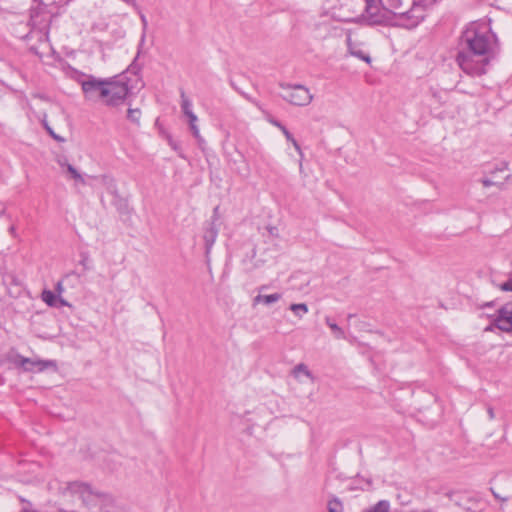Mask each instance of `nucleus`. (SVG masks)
Listing matches in <instances>:
<instances>
[{
    "label": "nucleus",
    "mask_w": 512,
    "mask_h": 512,
    "mask_svg": "<svg viewBox=\"0 0 512 512\" xmlns=\"http://www.w3.org/2000/svg\"><path fill=\"white\" fill-rule=\"evenodd\" d=\"M389 511H390L389 502L386 500H381L367 512H389Z\"/></svg>",
    "instance_id": "20"
},
{
    "label": "nucleus",
    "mask_w": 512,
    "mask_h": 512,
    "mask_svg": "<svg viewBox=\"0 0 512 512\" xmlns=\"http://www.w3.org/2000/svg\"><path fill=\"white\" fill-rule=\"evenodd\" d=\"M294 373L297 375L298 373H303L307 377H310V371L307 369V367L304 364H299L295 367Z\"/></svg>",
    "instance_id": "24"
},
{
    "label": "nucleus",
    "mask_w": 512,
    "mask_h": 512,
    "mask_svg": "<svg viewBox=\"0 0 512 512\" xmlns=\"http://www.w3.org/2000/svg\"><path fill=\"white\" fill-rule=\"evenodd\" d=\"M289 309L297 316L299 319L303 317L306 313H308V306L305 303L291 304Z\"/></svg>",
    "instance_id": "17"
},
{
    "label": "nucleus",
    "mask_w": 512,
    "mask_h": 512,
    "mask_svg": "<svg viewBox=\"0 0 512 512\" xmlns=\"http://www.w3.org/2000/svg\"><path fill=\"white\" fill-rule=\"evenodd\" d=\"M16 363L19 364L25 371H43L49 366L54 365L52 361H41L25 358L22 356H18Z\"/></svg>",
    "instance_id": "10"
},
{
    "label": "nucleus",
    "mask_w": 512,
    "mask_h": 512,
    "mask_svg": "<svg viewBox=\"0 0 512 512\" xmlns=\"http://www.w3.org/2000/svg\"><path fill=\"white\" fill-rule=\"evenodd\" d=\"M491 492L492 494L494 495V497L498 500H500L501 502H505L507 501L508 497L507 496H503L501 495L500 493L496 492L494 489H491Z\"/></svg>",
    "instance_id": "30"
},
{
    "label": "nucleus",
    "mask_w": 512,
    "mask_h": 512,
    "mask_svg": "<svg viewBox=\"0 0 512 512\" xmlns=\"http://www.w3.org/2000/svg\"><path fill=\"white\" fill-rule=\"evenodd\" d=\"M499 287L502 291H512V277L502 283Z\"/></svg>",
    "instance_id": "26"
},
{
    "label": "nucleus",
    "mask_w": 512,
    "mask_h": 512,
    "mask_svg": "<svg viewBox=\"0 0 512 512\" xmlns=\"http://www.w3.org/2000/svg\"><path fill=\"white\" fill-rule=\"evenodd\" d=\"M1 217H7L10 218V215L7 213V207L6 204L3 202H0V218Z\"/></svg>",
    "instance_id": "28"
},
{
    "label": "nucleus",
    "mask_w": 512,
    "mask_h": 512,
    "mask_svg": "<svg viewBox=\"0 0 512 512\" xmlns=\"http://www.w3.org/2000/svg\"><path fill=\"white\" fill-rule=\"evenodd\" d=\"M58 163L62 168L63 175L66 177V179L72 180L74 182L75 188L77 189L87 185L90 186L92 185L91 182L97 179L95 176L80 173L74 166L65 160H59Z\"/></svg>",
    "instance_id": "6"
},
{
    "label": "nucleus",
    "mask_w": 512,
    "mask_h": 512,
    "mask_svg": "<svg viewBox=\"0 0 512 512\" xmlns=\"http://www.w3.org/2000/svg\"><path fill=\"white\" fill-rule=\"evenodd\" d=\"M482 183L485 187H490L494 184L490 179H484Z\"/></svg>",
    "instance_id": "35"
},
{
    "label": "nucleus",
    "mask_w": 512,
    "mask_h": 512,
    "mask_svg": "<svg viewBox=\"0 0 512 512\" xmlns=\"http://www.w3.org/2000/svg\"><path fill=\"white\" fill-rule=\"evenodd\" d=\"M140 116V111L138 109H129L128 110V118L132 121H137Z\"/></svg>",
    "instance_id": "25"
},
{
    "label": "nucleus",
    "mask_w": 512,
    "mask_h": 512,
    "mask_svg": "<svg viewBox=\"0 0 512 512\" xmlns=\"http://www.w3.org/2000/svg\"><path fill=\"white\" fill-rule=\"evenodd\" d=\"M374 0H366V3H367V12L371 15H373V12L372 10L375 8L373 5H372V2Z\"/></svg>",
    "instance_id": "31"
},
{
    "label": "nucleus",
    "mask_w": 512,
    "mask_h": 512,
    "mask_svg": "<svg viewBox=\"0 0 512 512\" xmlns=\"http://www.w3.org/2000/svg\"><path fill=\"white\" fill-rule=\"evenodd\" d=\"M383 8L399 17L401 25L413 28L423 19L422 7L412 0H381Z\"/></svg>",
    "instance_id": "1"
},
{
    "label": "nucleus",
    "mask_w": 512,
    "mask_h": 512,
    "mask_svg": "<svg viewBox=\"0 0 512 512\" xmlns=\"http://www.w3.org/2000/svg\"><path fill=\"white\" fill-rule=\"evenodd\" d=\"M129 87L123 79L106 81L105 90L102 91V101L107 105H118L128 95Z\"/></svg>",
    "instance_id": "4"
},
{
    "label": "nucleus",
    "mask_w": 512,
    "mask_h": 512,
    "mask_svg": "<svg viewBox=\"0 0 512 512\" xmlns=\"http://www.w3.org/2000/svg\"><path fill=\"white\" fill-rule=\"evenodd\" d=\"M487 414L490 420H493L495 418V413L491 406L487 408Z\"/></svg>",
    "instance_id": "32"
},
{
    "label": "nucleus",
    "mask_w": 512,
    "mask_h": 512,
    "mask_svg": "<svg viewBox=\"0 0 512 512\" xmlns=\"http://www.w3.org/2000/svg\"><path fill=\"white\" fill-rule=\"evenodd\" d=\"M282 98L295 106H307L312 102L313 95L303 85H286L283 87Z\"/></svg>",
    "instance_id": "5"
},
{
    "label": "nucleus",
    "mask_w": 512,
    "mask_h": 512,
    "mask_svg": "<svg viewBox=\"0 0 512 512\" xmlns=\"http://www.w3.org/2000/svg\"><path fill=\"white\" fill-rule=\"evenodd\" d=\"M347 43H348V48H349V52L350 54L364 60L365 62L367 63H370L371 62V58L370 56L366 55L363 51L361 50H355L353 47H352V43H351V39L350 37H348L347 39Z\"/></svg>",
    "instance_id": "19"
},
{
    "label": "nucleus",
    "mask_w": 512,
    "mask_h": 512,
    "mask_svg": "<svg viewBox=\"0 0 512 512\" xmlns=\"http://www.w3.org/2000/svg\"><path fill=\"white\" fill-rule=\"evenodd\" d=\"M41 299L50 307H62L69 306L68 302L64 300L62 297L57 296L54 292L50 290H44L41 295Z\"/></svg>",
    "instance_id": "11"
},
{
    "label": "nucleus",
    "mask_w": 512,
    "mask_h": 512,
    "mask_svg": "<svg viewBox=\"0 0 512 512\" xmlns=\"http://www.w3.org/2000/svg\"><path fill=\"white\" fill-rule=\"evenodd\" d=\"M124 1L129 4L135 5V0H124Z\"/></svg>",
    "instance_id": "37"
},
{
    "label": "nucleus",
    "mask_w": 512,
    "mask_h": 512,
    "mask_svg": "<svg viewBox=\"0 0 512 512\" xmlns=\"http://www.w3.org/2000/svg\"><path fill=\"white\" fill-rule=\"evenodd\" d=\"M325 322L328 327L333 331L336 339H344L345 333L342 328H340L335 322H333L329 317L325 318Z\"/></svg>",
    "instance_id": "16"
},
{
    "label": "nucleus",
    "mask_w": 512,
    "mask_h": 512,
    "mask_svg": "<svg viewBox=\"0 0 512 512\" xmlns=\"http://www.w3.org/2000/svg\"><path fill=\"white\" fill-rule=\"evenodd\" d=\"M79 82L86 99L91 101L102 100V91L105 90L106 81L87 76Z\"/></svg>",
    "instance_id": "9"
},
{
    "label": "nucleus",
    "mask_w": 512,
    "mask_h": 512,
    "mask_svg": "<svg viewBox=\"0 0 512 512\" xmlns=\"http://www.w3.org/2000/svg\"><path fill=\"white\" fill-rule=\"evenodd\" d=\"M328 511L329 512H341L342 505L341 502L337 499H333L328 503Z\"/></svg>",
    "instance_id": "22"
},
{
    "label": "nucleus",
    "mask_w": 512,
    "mask_h": 512,
    "mask_svg": "<svg viewBox=\"0 0 512 512\" xmlns=\"http://www.w3.org/2000/svg\"><path fill=\"white\" fill-rule=\"evenodd\" d=\"M58 163L62 168L63 175L66 177V179L72 180L74 182L75 188L77 189L87 185L90 186L92 185L91 182L97 179L95 176L80 173L74 166L65 160H59Z\"/></svg>",
    "instance_id": "8"
},
{
    "label": "nucleus",
    "mask_w": 512,
    "mask_h": 512,
    "mask_svg": "<svg viewBox=\"0 0 512 512\" xmlns=\"http://www.w3.org/2000/svg\"><path fill=\"white\" fill-rule=\"evenodd\" d=\"M55 290L57 292V296L61 297L62 293L64 292V286H63V283L61 281H59L56 286H55Z\"/></svg>",
    "instance_id": "29"
},
{
    "label": "nucleus",
    "mask_w": 512,
    "mask_h": 512,
    "mask_svg": "<svg viewBox=\"0 0 512 512\" xmlns=\"http://www.w3.org/2000/svg\"><path fill=\"white\" fill-rule=\"evenodd\" d=\"M217 234H218V229L215 225V222L212 221L211 223L208 224V227L206 228L204 235H203L207 253L210 251L212 245L214 244Z\"/></svg>",
    "instance_id": "12"
},
{
    "label": "nucleus",
    "mask_w": 512,
    "mask_h": 512,
    "mask_svg": "<svg viewBox=\"0 0 512 512\" xmlns=\"http://www.w3.org/2000/svg\"><path fill=\"white\" fill-rule=\"evenodd\" d=\"M182 109L186 116L187 124L190 128H192V110L190 109V103L188 99L182 95Z\"/></svg>",
    "instance_id": "18"
},
{
    "label": "nucleus",
    "mask_w": 512,
    "mask_h": 512,
    "mask_svg": "<svg viewBox=\"0 0 512 512\" xmlns=\"http://www.w3.org/2000/svg\"><path fill=\"white\" fill-rule=\"evenodd\" d=\"M280 299H281V294H279V293H274V294H270V295L259 294L254 298V304L263 302L264 304L269 305V304L279 301Z\"/></svg>",
    "instance_id": "14"
},
{
    "label": "nucleus",
    "mask_w": 512,
    "mask_h": 512,
    "mask_svg": "<svg viewBox=\"0 0 512 512\" xmlns=\"http://www.w3.org/2000/svg\"><path fill=\"white\" fill-rule=\"evenodd\" d=\"M268 231H269V233H270L272 236H275V237H277V236H278V230H277V228H276V227H269V228H268Z\"/></svg>",
    "instance_id": "34"
},
{
    "label": "nucleus",
    "mask_w": 512,
    "mask_h": 512,
    "mask_svg": "<svg viewBox=\"0 0 512 512\" xmlns=\"http://www.w3.org/2000/svg\"><path fill=\"white\" fill-rule=\"evenodd\" d=\"M270 123L273 124L274 126H276L277 128H279L280 130H282V128H284L285 126L282 125L279 121L277 120H270Z\"/></svg>",
    "instance_id": "33"
},
{
    "label": "nucleus",
    "mask_w": 512,
    "mask_h": 512,
    "mask_svg": "<svg viewBox=\"0 0 512 512\" xmlns=\"http://www.w3.org/2000/svg\"><path fill=\"white\" fill-rule=\"evenodd\" d=\"M9 233H10L13 237H15V236H16V228H15V226H13V225H12V226H10V227H9Z\"/></svg>",
    "instance_id": "36"
},
{
    "label": "nucleus",
    "mask_w": 512,
    "mask_h": 512,
    "mask_svg": "<svg viewBox=\"0 0 512 512\" xmlns=\"http://www.w3.org/2000/svg\"><path fill=\"white\" fill-rule=\"evenodd\" d=\"M282 133L284 134V136L286 137V139L288 141H290L292 143V145L294 146L295 150L298 152L299 156H300V160H299V171L300 173H303V158H304V154L302 152V149L300 147V145L298 144V142L295 140V138L293 137V135L287 130L286 127L282 128Z\"/></svg>",
    "instance_id": "13"
},
{
    "label": "nucleus",
    "mask_w": 512,
    "mask_h": 512,
    "mask_svg": "<svg viewBox=\"0 0 512 512\" xmlns=\"http://www.w3.org/2000/svg\"><path fill=\"white\" fill-rule=\"evenodd\" d=\"M493 40H496L495 35L490 31L478 30L471 27L463 34V42L465 44L463 49L473 51L480 56H489V58H491Z\"/></svg>",
    "instance_id": "2"
},
{
    "label": "nucleus",
    "mask_w": 512,
    "mask_h": 512,
    "mask_svg": "<svg viewBox=\"0 0 512 512\" xmlns=\"http://www.w3.org/2000/svg\"><path fill=\"white\" fill-rule=\"evenodd\" d=\"M44 126H45L46 130L48 131V133H49V134H50V135H51L55 140L60 141V142L64 141V139H63L62 137H60V136H58V135H56V134L54 133V131H53V130H52V129L47 125V123H46V122H44Z\"/></svg>",
    "instance_id": "27"
},
{
    "label": "nucleus",
    "mask_w": 512,
    "mask_h": 512,
    "mask_svg": "<svg viewBox=\"0 0 512 512\" xmlns=\"http://www.w3.org/2000/svg\"><path fill=\"white\" fill-rule=\"evenodd\" d=\"M58 163L62 168L63 175L66 177V179L72 180L74 182L75 188L77 189L87 185L90 186L92 185L91 182L97 179L95 176L80 173L74 166L65 160H59Z\"/></svg>",
    "instance_id": "7"
},
{
    "label": "nucleus",
    "mask_w": 512,
    "mask_h": 512,
    "mask_svg": "<svg viewBox=\"0 0 512 512\" xmlns=\"http://www.w3.org/2000/svg\"><path fill=\"white\" fill-rule=\"evenodd\" d=\"M193 135H194V137H196V136H197V131H196V128H195V127H194Z\"/></svg>",
    "instance_id": "38"
},
{
    "label": "nucleus",
    "mask_w": 512,
    "mask_h": 512,
    "mask_svg": "<svg viewBox=\"0 0 512 512\" xmlns=\"http://www.w3.org/2000/svg\"><path fill=\"white\" fill-rule=\"evenodd\" d=\"M456 62L467 75L481 76L486 73L490 58L462 48L457 53Z\"/></svg>",
    "instance_id": "3"
},
{
    "label": "nucleus",
    "mask_w": 512,
    "mask_h": 512,
    "mask_svg": "<svg viewBox=\"0 0 512 512\" xmlns=\"http://www.w3.org/2000/svg\"><path fill=\"white\" fill-rule=\"evenodd\" d=\"M498 316L512 320V302L505 304L498 312Z\"/></svg>",
    "instance_id": "21"
},
{
    "label": "nucleus",
    "mask_w": 512,
    "mask_h": 512,
    "mask_svg": "<svg viewBox=\"0 0 512 512\" xmlns=\"http://www.w3.org/2000/svg\"><path fill=\"white\" fill-rule=\"evenodd\" d=\"M101 181L103 184H105L109 190V192L113 193L115 191V182L112 178L108 177V176H102L101 177Z\"/></svg>",
    "instance_id": "23"
},
{
    "label": "nucleus",
    "mask_w": 512,
    "mask_h": 512,
    "mask_svg": "<svg viewBox=\"0 0 512 512\" xmlns=\"http://www.w3.org/2000/svg\"><path fill=\"white\" fill-rule=\"evenodd\" d=\"M494 324L498 329H500L504 332L512 331V320H509L508 318H503V317L497 316Z\"/></svg>",
    "instance_id": "15"
}]
</instances>
